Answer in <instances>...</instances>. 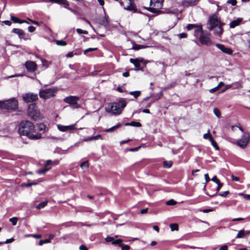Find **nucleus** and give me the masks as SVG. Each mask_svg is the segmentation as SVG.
Segmentation results:
<instances>
[{
  "label": "nucleus",
  "mask_w": 250,
  "mask_h": 250,
  "mask_svg": "<svg viewBox=\"0 0 250 250\" xmlns=\"http://www.w3.org/2000/svg\"><path fill=\"white\" fill-rule=\"evenodd\" d=\"M80 249L81 250H88L87 248L83 245H82L80 246Z\"/></svg>",
  "instance_id": "obj_63"
},
{
  "label": "nucleus",
  "mask_w": 250,
  "mask_h": 250,
  "mask_svg": "<svg viewBox=\"0 0 250 250\" xmlns=\"http://www.w3.org/2000/svg\"><path fill=\"white\" fill-rule=\"evenodd\" d=\"M9 221L10 222H11L13 226H15L17 223L18 218H17V217L11 218L9 219Z\"/></svg>",
  "instance_id": "obj_38"
},
{
  "label": "nucleus",
  "mask_w": 250,
  "mask_h": 250,
  "mask_svg": "<svg viewBox=\"0 0 250 250\" xmlns=\"http://www.w3.org/2000/svg\"><path fill=\"white\" fill-rule=\"evenodd\" d=\"M197 1V0H184L183 1V4L185 6H188L190 5H194Z\"/></svg>",
  "instance_id": "obj_24"
},
{
  "label": "nucleus",
  "mask_w": 250,
  "mask_h": 250,
  "mask_svg": "<svg viewBox=\"0 0 250 250\" xmlns=\"http://www.w3.org/2000/svg\"><path fill=\"white\" fill-rule=\"evenodd\" d=\"M50 243V239L41 240L39 241V245L42 246L43 244Z\"/></svg>",
  "instance_id": "obj_41"
},
{
  "label": "nucleus",
  "mask_w": 250,
  "mask_h": 250,
  "mask_svg": "<svg viewBox=\"0 0 250 250\" xmlns=\"http://www.w3.org/2000/svg\"><path fill=\"white\" fill-rule=\"evenodd\" d=\"M208 22V28L213 31L215 35L221 37L223 32L222 26L224 23L221 22L220 18L216 15H213L209 17Z\"/></svg>",
  "instance_id": "obj_2"
},
{
  "label": "nucleus",
  "mask_w": 250,
  "mask_h": 250,
  "mask_svg": "<svg viewBox=\"0 0 250 250\" xmlns=\"http://www.w3.org/2000/svg\"><path fill=\"white\" fill-rule=\"evenodd\" d=\"M231 178L233 181H238L239 180V178L238 177L234 176V175H232Z\"/></svg>",
  "instance_id": "obj_61"
},
{
  "label": "nucleus",
  "mask_w": 250,
  "mask_h": 250,
  "mask_svg": "<svg viewBox=\"0 0 250 250\" xmlns=\"http://www.w3.org/2000/svg\"><path fill=\"white\" fill-rule=\"evenodd\" d=\"M209 141H210L211 145L215 148V149L219 150V147L216 142L213 140L212 137H209Z\"/></svg>",
  "instance_id": "obj_28"
},
{
  "label": "nucleus",
  "mask_w": 250,
  "mask_h": 250,
  "mask_svg": "<svg viewBox=\"0 0 250 250\" xmlns=\"http://www.w3.org/2000/svg\"><path fill=\"white\" fill-rule=\"evenodd\" d=\"M3 22L8 26H10L11 25V22L9 21H3Z\"/></svg>",
  "instance_id": "obj_62"
},
{
  "label": "nucleus",
  "mask_w": 250,
  "mask_h": 250,
  "mask_svg": "<svg viewBox=\"0 0 250 250\" xmlns=\"http://www.w3.org/2000/svg\"><path fill=\"white\" fill-rule=\"evenodd\" d=\"M28 115L33 120L37 121L41 118L40 112L36 104H31L28 106Z\"/></svg>",
  "instance_id": "obj_5"
},
{
  "label": "nucleus",
  "mask_w": 250,
  "mask_h": 250,
  "mask_svg": "<svg viewBox=\"0 0 250 250\" xmlns=\"http://www.w3.org/2000/svg\"><path fill=\"white\" fill-rule=\"evenodd\" d=\"M76 31L77 32V33L79 34H88V32L86 30H82L81 29H80V28H77L76 29Z\"/></svg>",
  "instance_id": "obj_42"
},
{
  "label": "nucleus",
  "mask_w": 250,
  "mask_h": 250,
  "mask_svg": "<svg viewBox=\"0 0 250 250\" xmlns=\"http://www.w3.org/2000/svg\"><path fill=\"white\" fill-rule=\"evenodd\" d=\"M121 126V124H118L117 125H116L111 128H109L108 129L105 130L104 131L106 132H112V131H114L115 129L120 127Z\"/></svg>",
  "instance_id": "obj_27"
},
{
  "label": "nucleus",
  "mask_w": 250,
  "mask_h": 250,
  "mask_svg": "<svg viewBox=\"0 0 250 250\" xmlns=\"http://www.w3.org/2000/svg\"><path fill=\"white\" fill-rule=\"evenodd\" d=\"M36 29V28L33 26H29L28 27V30L29 32H34Z\"/></svg>",
  "instance_id": "obj_47"
},
{
  "label": "nucleus",
  "mask_w": 250,
  "mask_h": 250,
  "mask_svg": "<svg viewBox=\"0 0 250 250\" xmlns=\"http://www.w3.org/2000/svg\"><path fill=\"white\" fill-rule=\"evenodd\" d=\"M219 89V88L218 87V86H216V87L212 88V89H210L209 91L210 92V93H213V92H215V91H216L217 90H218Z\"/></svg>",
  "instance_id": "obj_48"
},
{
  "label": "nucleus",
  "mask_w": 250,
  "mask_h": 250,
  "mask_svg": "<svg viewBox=\"0 0 250 250\" xmlns=\"http://www.w3.org/2000/svg\"><path fill=\"white\" fill-rule=\"evenodd\" d=\"M219 250H228V246L226 245H224V246L221 247L219 249Z\"/></svg>",
  "instance_id": "obj_64"
},
{
  "label": "nucleus",
  "mask_w": 250,
  "mask_h": 250,
  "mask_svg": "<svg viewBox=\"0 0 250 250\" xmlns=\"http://www.w3.org/2000/svg\"><path fill=\"white\" fill-rule=\"evenodd\" d=\"M187 28L188 30H190L192 29H194V36L197 38L199 37L201 35V34L204 33L202 26L201 25L189 24L187 25Z\"/></svg>",
  "instance_id": "obj_9"
},
{
  "label": "nucleus",
  "mask_w": 250,
  "mask_h": 250,
  "mask_svg": "<svg viewBox=\"0 0 250 250\" xmlns=\"http://www.w3.org/2000/svg\"><path fill=\"white\" fill-rule=\"evenodd\" d=\"M209 137H212L210 135V130H208V132L207 133H205L203 135V138L205 139H208L209 140Z\"/></svg>",
  "instance_id": "obj_44"
},
{
  "label": "nucleus",
  "mask_w": 250,
  "mask_h": 250,
  "mask_svg": "<svg viewBox=\"0 0 250 250\" xmlns=\"http://www.w3.org/2000/svg\"><path fill=\"white\" fill-rule=\"evenodd\" d=\"M217 184L218 185V187L217 188L216 190H217V191H218L220 189L221 187H222L223 184L222 183H221L220 182H219V183Z\"/></svg>",
  "instance_id": "obj_58"
},
{
  "label": "nucleus",
  "mask_w": 250,
  "mask_h": 250,
  "mask_svg": "<svg viewBox=\"0 0 250 250\" xmlns=\"http://www.w3.org/2000/svg\"><path fill=\"white\" fill-rule=\"evenodd\" d=\"M250 141V135L247 132L244 133L242 138L238 140L237 142V145L242 148H244L247 146Z\"/></svg>",
  "instance_id": "obj_8"
},
{
  "label": "nucleus",
  "mask_w": 250,
  "mask_h": 250,
  "mask_svg": "<svg viewBox=\"0 0 250 250\" xmlns=\"http://www.w3.org/2000/svg\"><path fill=\"white\" fill-rule=\"evenodd\" d=\"M213 112H214V114L218 118H220V116H221V113H220V110L218 108H214V109H213Z\"/></svg>",
  "instance_id": "obj_37"
},
{
  "label": "nucleus",
  "mask_w": 250,
  "mask_h": 250,
  "mask_svg": "<svg viewBox=\"0 0 250 250\" xmlns=\"http://www.w3.org/2000/svg\"><path fill=\"white\" fill-rule=\"evenodd\" d=\"M204 176L205 178L206 183H208L210 181V178L209 177L208 174H205Z\"/></svg>",
  "instance_id": "obj_56"
},
{
  "label": "nucleus",
  "mask_w": 250,
  "mask_h": 250,
  "mask_svg": "<svg viewBox=\"0 0 250 250\" xmlns=\"http://www.w3.org/2000/svg\"><path fill=\"white\" fill-rule=\"evenodd\" d=\"M148 211V208L143 209L141 210L140 212L141 214H145L147 213Z\"/></svg>",
  "instance_id": "obj_60"
},
{
  "label": "nucleus",
  "mask_w": 250,
  "mask_h": 250,
  "mask_svg": "<svg viewBox=\"0 0 250 250\" xmlns=\"http://www.w3.org/2000/svg\"><path fill=\"white\" fill-rule=\"evenodd\" d=\"M30 236L37 239L41 238L42 237V235L40 234H31Z\"/></svg>",
  "instance_id": "obj_52"
},
{
  "label": "nucleus",
  "mask_w": 250,
  "mask_h": 250,
  "mask_svg": "<svg viewBox=\"0 0 250 250\" xmlns=\"http://www.w3.org/2000/svg\"><path fill=\"white\" fill-rule=\"evenodd\" d=\"M126 125H130L131 126H137V127H140L141 126V124L139 122H131L130 123H126L125 124Z\"/></svg>",
  "instance_id": "obj_32"
},
{
  "label": "nucleus",
  "mask_w": 250,
  "mask_h": 250,
  "mask_svg": "<svg viewBox=\"0 0 250 250\" xmlns=\"http://www.w3.org/2000/svg\"><path fill=\"white\" fill-rule=\"evenodd\" d=\"M98 139H101V140L103 139L102 136L100 134L97 135L95 136H92V137H88L87 138L83 139V142H88V141H91L92 140H98Z\"/></svg>",
  "instance_id": "obj_22"
},
{
  "label": "nucleus",
  "mask_w": 250,
  "mask_h": 250,
  "mask_svg": "<svg viewBox=\"0 0 250 250\" xmlns=\"http://www.w3.org/2000/svg\"><path fill=\"white\" fill-rule=\"evenodd\" d=\"M58 128L60 131L64 132V131H69V130L75 129V125H68V126L58 125Z\"/></svg>",
  "instance_id": "obj_18"
},
{
  "label": "nucleus",
  "mask_w": 250,
  "mask_h": 250,
  "mask_svg": "<svg viewBox=\"0 0 250 250\" xmlns=\"http://www.w3.org/2000/svg\"><path fill=\"white\" fill-rule=\"evenodd\" d=\"M130 62L131 63H133L134 65V66L137 69H139L140 67V63L139 60L130 59Z\"/></svg>",
  "instance_id": "obj_23"
},
{
  "label": "nucleus",
  "mask_w": 250,
  "mask_h": 250,
  "mask_svg": "<svg viewBox=\"0 0 250 250\" xmlns=\"http://www.w3.org/2000/svg\"><path fill=\"white\" fill-rule=\"evenodd\" d=\"M47 203H48V201H45L44 202H42L41 203H40L37 207H36V208L38 209H40L42 208H43L44 207H45L47 204Z\"/></svg>",
  "instance_id": "obj_30"
},
{
  "label": "nucleus",
  "mask_w": 250,
  "mask_h": 250,
  "mask_svg": "<svg viewBox=\"0 0 250 250\" xmlns=\"http://www.w3.org/2000/svg\"><path fill=\"white\" fill-rule=\"evenodd\" d=\"M12 32L18 35L20 38H22L24 35V33L22 29L19 28H14L12 30Z\"/></svg>",
  "instance_id": "obj_21"
},
{
  "label": "nucleus",
  "mask_w": 250,
  "mask_h": 250,
  "mask_svg": "<svg viewBox=\"0 0 250 250\" xmlns=\"http://www.w3.org/2000/svg\"><path fill=\"white\" fill-rule=\"evenodd\" d=\"M240 195L243 196L244 198L247 200H250V195L249 194H245L243 193L240 194Z\"/></svg>",
  "instance_id": "obj_50"
},
{
  "label": "nucleus",
  "mask_w": 250,
  "mask_h": 250,
  "mask_svg": "<svg viewBox=\"0 0 250 250\" xmlns=\"http://www.w3.org/2000/svg\"><path fill=\"white\" fill-rule=\"evenodd\" d=\"M79 100V97L77 96H70L64 99V101L73 106V107H78V102Z\"/></svg>",
  "instance_id": "obj_12"
},
{
  "label": "nucleus",
  "mask_w": 250,
  "mask_h": 250,
  "mask_svg": "<svg viewBox=\"0 0 250 250\" xmlns=\"http://www.w3.org/2000/svg\"><path fill=\"white\" fill-rule=\"evenodd\" d=\"M45 126L44 125H40L39 127V130L40 131H42L45 129Z\"/></svg>",
  "instance_id": "obj_55"
},
{
  "label": "nucleus",
  "mask_w": 250,
  "mask_h": 250,
  "mask_svg": "<svg viewBox=\"0 0 250 250\" xmlns=\"http://www.w3.org/2000/svg\"><path fill=\"white\" fill-rule=\"evenodd\" d=\"M227 3L231 4L232 6H235L237 3V1L236 0H228Z\"/></svg>",
  "instance_id": "obj_45"
},
{
  "label": "nucleus",
  "mask_w": 250,
  "mask_h": 250,
  "mask_svg": "<svg viewBox=\"0 0 250 250\" xmlns=\"http://www.w3.org/2000/svg\"><path fill=\"white\" fill-rule=\"evenodd\" d=\"M127 104L125 100H121L119 102H115L105 107V111L107 112H111L114 114H120L123 109L126 106Z\"/></svg>",
  "instance_id": "obj_3"
},
{
  "label": "nucleus",
  "mask_w": 250,
  "mask_h": 250,
  "mask_svg": "<svg viewBox=\"0 0 250 250\" xmlns=\"http://www.w3.org/2000/svg\"><path fill=\"white\" fill-rule=\"evenodd\" d=\"M105 240L107 242H111L112 244L113 245H118L119 246H121L123 242V240L122 239H119L115 240L114 237L110 236H107L105 238Z\"/></svg>",
  "instance_id": "obj_16"
},
{
  "label": "nucleus",
  "mask_w": 250,
  "mask_h": 250,
  "mask_svg": "<svg viewBox=\"0 0 250 250\" xmlns=\"http://www.w3.org/2000/svg\"><path fill=\"white\" fill-rule=\"evenodd\" d=\"M55 42L58 45L65 46L66 45V42L63 40H56Z\"/></svg>",
  "instance_id": "obj_35"
},
{
  "label": "nucleus",
  "mask_w": 250,
  "mask_h": 250,
  "mask_svg": "<svg viewBox=\"0 0 250 250\" xmlns=\"http://www.w3.org/2000/svg\"><path fill=\"white\" fill-rule=\"evenodd\" d=\"M58 163V161H55L54 162H53L51 160H48L46 162L45 167H44L43 168H42L41 170H38L37 171V173L38 174H44V173H45L46 171H48L51 168L50 167H48V166L49 165H53V164L57 165Z\"/></svg>",
  "instance_id": "obj_13"
},
{
  "label": "nucleus",
  "mask_w": 250,
  "mask_h": 250,
  "mask_svg": "<svg viewBox=\"0 0 250 250\" xmlns=\"http://www.w3.org/2000/svg\"><path fill=\"white\" fill-rule=\"evenodd\" d=\"M164 0H150V5L154 7H150L149 10L153 13L156 12L160 9L163 6Z\"/></svg>",
  "instance_id": "obj_7"
},
{
  "label": "nucleus",
  "mask_w": 250,
  "mask_h": 250,
  "mask_svg": "<svg viewBox=\"0 0 250 250\" xmlns=\"http://www.w3.org/2000/svg\"><path fill=\"white\" fill-rule=\"evenodd\" d=\"M134 0H123L120 2L121 4L124 6V9L128 11H136L135 5L133 2Z\"/></svg>",
  "instance_id": "obj_11"
},
{
  "label": "nucleus",
  "mask_w": 250,
  "mask_h": 250,
  "mask_svg": "<svg viewBox=\"0 0 250 250\" xmlns=\"http://www.w3.org/2000/svg\"><path fill=\"white\" fill-rule=\"evenodd\" d=\"M163 96V93L162 92H160V93H159L156 96V100H158L159 99H160V98H161V97H162Z\"/></svg>",
  "instance_id": "obj_57"
},
{
  "label": "nucleus",
  "mask_w": 250,
  "mask_h": 250,
  "mask_svg": "<svg viewBox=\"0 0 250 250\" xmlns=\"http://www.w3.org/2000/svg\"><path fill=\"white\" fill-rule=\"evenodd\" d=\"M177 202L175 201L173 199H170L169 201L166 202V205L168 206H172L176 204Z\"/></svg>",
  "instance_id": "obj_39"
},
{
  "label": "nucleus",
  "mask_w": 250,
  "mask_h": 250,
  "mask_svg": "<svg viewBox=\"0 0 250 250\" xmlns=\"http://www.w3.org/2000/svg\"><path fill=\"white\" fill-rule=\"evenodd\" d=\"M97 50V48H89L83 51L84 54L86 55L87 52L95 51Z\"/></svg>",
  "instance_id": "obj_40"
},
{
  "label": "nucleus",
  "mask_w": 250,
  "mask_h": 250,
  "mask_svg": "<svg viewBox=\"0 0 250 250\" xmlns=\"http://www.w3.org/2000/svg\"><path fill=\"white\" fill-rule=\"evenodd\" d=\"M81 167L84 170L87 169L88 168V161H84L81 164Z\"/></svg>",
  "instance_id": "obj_33"
},
{
  "label": "nucleus",
  "mask_w": 250,
  "mask_h": 250,
  "mask_svg": "<svg viewBox=\"0 0 250 250\" xmlns=\"http://www.w3.org/2000/svg\"><path fill=\"white\" fill-rule=\"evenodd\" d=\"M140 45H135L133 46V49L135 50H139L140 49H143V47H140Z\"/></svg>",
  "instance_id": "obj_54"
},
{
  "label": "nucleus",
  "mask_w": 250,
  "mask_h": 250,
  "mask_svg": "<svg viewBox=\"0 0 250 250\" xmlns=\"http://www.w3.org/2000/svg\"><path fill=\"white\" fill-rule=\"evenodd\" d=\"M25 66L28 71L33 72L36 69L37 64L35 62L29 61L25 63Z\"/></svg>",
  "instance_id": "obj_14"
},
{
  "label": "nucleus",
  "mask_w": 250,
  "mask_h": 250,
  "mask_svg": "<svg viewBox=\"0 0 250 250\" xmlns=\"http://www.w3.org/2000/svg\"><path fill=\"white\" fill-rule=\"evenodd\" d=\"M19 132L20 135H25L31 140H38L42 138L41 134L36 132L33 124L29 121H22L20 123Z\"/></svg>",
  "instance_id": "obj_1"
},
{
  "label": "nucleus",
  "mask_w": 250,
  "mask_h": 250,
  "mask_svg": "<svg viewBox=\"0 0 250 250\" xmlns=\"http://www.w3.org/2000/svg\"><path fill=\"white\" fill-rule=\"evenodd\" d=\"M212 181L215 183H216V184H218L219 183V180L217 179V177L216 176H214L212 178Z\"/></svg>",
  "instance_id": "obj_51"
},
{
  "label": "nucleus",
  "mask_w": 250,
  "mask_h": 250,
  "mask_svg": "<svg viewBox=\"0 0 250 250\" xmlns=\"http://www.w3.org/2000/svg\"><path fill=\"white\" fill-rule=\"evenodd\" d=\"M232 86V85L231 84H228V85H225V89H223L222 91V92H223L224 91H225L227 89L230 88Z\"/></svg>",
  "instance_id": "obj_59"
},
{
  "label": "nucleus",
  "mask_w": 250,
  "mask_h": 250,
  "mask_svg": "<svg viewBox=\"0 0 250 250\" xmlns=\"http://www.w3.org/2000/svg\"><path fill=\"white\" fill-rule=\"evenodd\" d=\"M129 94L133 96L135 99H137L141 94V91H131L129 92Z\"/></svg>",
  "instance_id": "obj_31"
},
{
  "label": "nucleus",
  "mask_w": 250,
  "mask_h": 250,
  "mask_svg": "<svg viewBox=\"0 0 250 250\" xmlns=\"http://www.w3.org/2000/svg\"><path fill=\"white\" fill-rule=\"evenodd\" d=\"M170 228L172 231L174 230H178V225L177 224H171L170 225Z\"/></svg>",
  "instance_id": "obj_36"
},
{
  "label": "nucleus",
  "mask_w": 250,
  "mask_h": 250,
  "mask_svg": "<svg viewBox=\"0 0 250 250\" xmlns=\"http://www.w3.org/2000/svg\"><path fill=\"white\" fill-rule=\"evenodd\" d=\"M229 194V191H226L224 192H220L219 195L222 197H226Z\"/></svg>",
  "instance_id": "obj_46"
},
{
  "label": "nucleus",
  "mask_w": 250,
  "mask_h": 250,
  "mask_svg": "<svg viewBox=\"0 0 250 250\" xmlns=\"http://www.w3.org/2000/svg\"><path fill=\"white\" fill-rule=\"evenodd\" d=\"M11 20L15 23H22L24 21L13 16H11Z\"/></svg>",
  "instance_id": "obj_29"
},
{
  "label": "nucleus",
  "mask_w": 250,
  "mask_h": 250,
  "mask_svg": "<svg viewBox=\"0 0 250 250\" xmlns=\"http://www.w3.org/2000/svg\"><path fill=\"white\" fill-rule=\"evenodd\" d=\"M163 163L164 167L166 168H170L172 165V162L171 161H164Z\"/></svg>",
  "instance_id": "obj_34"
},
{
  "label": "nucleus",
  "mask_w": 250,
  "mask_h": 250,
  "mask_svg": "<svg viewBox=\"0 0 250 250\" xmlns=\"http://www.w3.org/2000/svg\"><path fill=\"white\" fill-rule=\"evenodd\" d=\"M250 234V230H245L244 229H242L238 231V232L236 235V238H244L246 236Z\"/></svg>",
  "instance_id": "obj_19"
},
{
  "label": "nucleus",
  "mask_w": 250,
  "mask_h": 250,
  "mask_svg": "<svg viewBox=\"0 0 250 250\" xmlns=\"http://www.w3.org/2000/svg\"><path fill=\"white\" fill-rule=\"evenodd\" d=\"M199 38L202 44L207 45L211 44V42L208 35H206L204 33Z\"/></svg>",
  "instance_id": "obj_15"
},
{
  "label": "nucleus",
  "mask_w": 250,
  "mask_h": 250,
  "mask_svg": "<svg viewBox=\"0 0 250 250\" xmlns=\"http://www.w3.org/2000/svg\"><path fill=\"white\" fill-rule=\"evenodd\" d=\"M51 1L66 6L69 5V3L67 0H51Z\"/></svg>",
  "instance_id": "obj_25"
},
{
  "label": "nucleus",
  "mask_w": 250,
  "mask_h": 250,
  "mask_svg": "<svg viewBox=\"0 0 250 250\" xmlns=\"http://www.w3.org/2000/svg\"><path fill=\"white\" fill-rule=\"evenodd\" d=\"M216 47L221 50L223 52L227 54L230 55L232 53V50L228 47H226L224 45L217 43L216 44Z\"/></svg>",
  "instance_id": "obj_17"
},
{
  "label": "nucleus",
  "mask_w": 250,
  "mask_h": 250,
  "mask_svg": "<svg viewBox=\"0 0 250 250\" xmlns=\"http://www.w3.org/2000/svg\"><path fill=\"white\" fill-rule=\"evenodd\" d=\"M179 37L181 39L186 38L187 37V33H182L179 34Z\"/></svg>",
  "instance_id": "obj_53"
},
{
  "label": "nucleus",
  "mask_w": 250,
  "mask_h": 250,
  "mask_svg": "<svg viewBox=\"0 0 250 250\" xmlns=\"http://www.w3.org/2000/svg\"><path fill=\"white\" fill-rule=\"evenodd\" d=\"M101 24L104 26V27H107L108 25V21L107 18L106 17L102 18L100 21Z\"/></svg>",
  "instance_id": "obj_26"
},
{
  "label": "nucleus",
  "mask_w": 250,
  "mask_h": 250,
  "mask_svg": "<svg viewBox=\"0 0 250 250\" xmlns=\"http://www.w3.org/2000/svg\"><path fill=\"white\" fill-rule=\"evenodd\" d=\"M56 90L55 88H47L41 90L39 92L40 97L46 100L55 96Z\"/></svg>",
  "instance_id": "obj_6"
},
{
  "label": "nucleus",
  "mask_w": 250,
  "mask_h": 250,
  "mask_svg": "<svg viewBox=\"0 0 250 250\" xmlns=\"http://www.w3.org/2000/svg\"><path fill=\"white\" fill-rule=\"evenodd\" d=\"M23 101L26 103H32L38 99V95L33 93H27L22 95Z\"/></svg>",
  "instance_id": "obj_10"
},
{
  "label": "nucleus",
  "mask_w": 250,
  "mask_h": 250,
  "mask_svg": "<svg viewBox=\"0 0 250 250\" xmlns=\"http://www.w3.org/2000/svg\"><path fill=\"white\" fill-rule=\"evenodd\" d=\"M18 105V102L15 98L0 101V108L2 109L14 110L17 108Z\"/></svg>",
  "instance_id": "obj_4"
},
{
  "label": "nucleus",
  "mask_w": 250,
  "mask_h": 250,
  "mask_svg": "<svg viewBox=\"0 0 250 250\" xmlns=\"http://www.w3.org/2000/svg\"><path fill=\"white\" fill-rule=\"evenodd\" d=\"M14 241V239L13 238L7 239L4 243V244H8L13 242Z\"/></svg>",
  "instance_id": "obj_49"
},
{
  "label": "nucleus",
  "mask_w": 250,
  "mask_h": 250,
  "mask_svg": "<svg viewBox=\"0 0 250 250\" xmlns=\"http://www.w3.org/2000/svg\"><path fill=\"white\" fill-rule=\"evenodd\" d=\"M120 247H121V248H122V250H130V247L128 245H124L123 244H122V245Z\"/></svg>",
  "instance_id": "obj_43"
},
{
  "label": "nucleus",
  "mask_w": 250,
  "mask_h": 250,
  "mask_svg": "<svg viewBox=\"0 0 250 250\" xmlns=\"http://www.w3.org/2000/svg\"><path fill=\"white\" fill-rule=\"evenodd\" d=\"M242 21V18H238L237 20L233 21L229 23V27L231 28H233L237 26H238Z\"/></svg>",
  "instance_id": "obj_20"
}]
</instances>
